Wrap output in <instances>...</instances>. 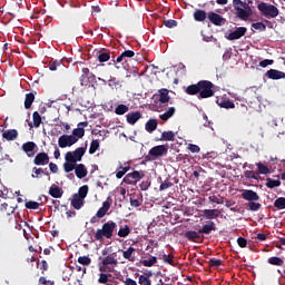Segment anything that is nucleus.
Masks as SVG:
<instances>
[{"instance_id":"nucleus-1","label":"nucleus","mask_w":285,"mask_h":285,"mask_svg":"<svg viewBox=\"0 0 285 285\" xmlns=\"http://www.w3.org/2000/svg\"><path fill=\"white\" fill-rule=\"evenodd\" d=\"M215 85L210 80H200L195 85H189L185 92L186 95H198V99H210L215 97Z\"/></svg>"},{"instance_id":"nucleus-2","label":"nucleus","mask_w":285,"mask_h":285,"mask_svg":"<svg viewBox=\"0 0 285 285\" xmlns=\"http://www.w3.org/2000/svg\"><path fill=\"white\" fill-rule=\"evenodd\" d=\"M86 155V147H79L73 151H67L65 155V163L62 165L65 173H72L75 164L81 161Z\"/></svg>"},{"instance_id":"nucleus-3","label":"nucleus","mask_w":285,"mask_h":285,"mask_svg":"<svg viewBox=\"0 0 285 285\" xmlns=\"http://www.w3.org/2000/svg\"><path fill=\"white\" fill-rule=\"evenodd\" d=\"M233 7L236 10V16L242 21H248V18L253 14V8L242 0H233Z\"/></svg>"},{"instance_id":"nucleus-4","label":"nucleus","mask_w":285,"mask_h":285,"mask_svg":"<svg viewBox=\"0 0 285 285\" xmlns=\"http://www.w3.org/2000/svg\"><path fill=\"white\" fill-rule=\"evenodd\" d=\"M257 10L266 19H276V17H279V9H277V7L268 2L258 3Z\"/></svg>"},{"instance_id":"nucleus-5","label":"nucleus","mask_w":285,"mask_h":285,"mask_svg":"<svg viewBox=\"0 0 285 285\" xmlns=\"http://www.w3.org/2000/svg\"><path fill=\"white\" fill-rule=\"evenodd\" d=\"M111 206H112V197L109 196L107 197L106 202L102 203L101 208L98 209L96 215L90 218V224H99V219H101L102 217H106Z\"/></svg>"},{"instance_id":"nucleus-6","label":"nucleus","mask_w":285,"mask_h":285,"mask_svg":"<svg viewBox=\"0 0 285 285\" xmlns=\"http://www.w3.org/2000/svg\"><path fill=\"white\" fill-rule=\"evenodd\" d=\"M144 177H146V174L144 171L134 170L132 173H129L124 177V183L132 186L137 184V181H139L140 179H144Z\"/></svg>"},{"instance_id":"nucleus-7","label":"nucleus","mask_w":285,"mask_h":285,"mask_svg":"<svg viewBox=\"0 0 285 285\" xmlns=\"http://www.w3.org/2000/svg\"><path fill=\"white\" fill-rule=\"evenodd\" d=\"M149 155L153 157V159H159V157H164L168 155V146L166 145L155 146L149 150Z\"/></svg>"},{"instance_id":"nucleus-8","label":"nucleus","mask_w":285,"mask_h":285,"mask_svg":"<svg viewBox=\"0 0 285 285\" xmlns=\"http://www.w3.org/2000/svg\"><path fill=\"white\" fill-rule=\"evenodd\" d=\"M77 144V139L72 135H62L58 139L59 148H70Z\"/></svg>"},{"instance_id":"nucleus-9","label":"nucleus","mask_w":285,"mask_h":285,"mask_svg":"<svg viewBox=\"0 0 285 285\" xmlns=\"http://www.w3.org/2000/svg\"><path fill=\"white\" fill-rule=\"evenodd\" d=\"M246 32H248L246 27H237L235 31H232L228 36H225V38L228 41H236L237 39H242Z\"/></svg>"},{"instance_id":"nucleus-10","label":"nucleus","mask_w":285,"mask_h":285,"mask_svg":"<svg viewBox=\"0 0 285 285\" xmlns=\"http://www.w3.org/2000/svg\"><path fill=\"white\" fill-rule=\"evenodd\" d=\"M207 19L213 23L214 26H224L226 23V18L219 16L216 12H209L207 16Z\"/></svg>"},{"instance_id":"nucleus-11","label":"nucleus","mask_w":285,"mask_h":285,"mask_svg":"<svg viewBox=\"0 0 285 285\" xmlns=\"http://www.w3.org/2000/svg\"><path fill=\"white\" fill-rule=\"evenodd\" d=\"M242 199H245V202H259V195L252 189H245L242 193Z\"/></svg>"},{"instance_id":"nucleus-12","label":"nucleus","mask_w":285,"mask_h":285,"mask_svg":"<svg viewBox=\"0 0 285 285\" xmlns=\"http://www.w3.org/2000/svg\"><path fill=\"white\" fill-rule=\"evenodd\" d=\"M33 164L36 166H46V165L50 164V156H48V154H46V153H39L36 155V157L33 159Z\"/></svg>"},{"instance_id":"nucleus-13","label":"nucleus","mask_w":285,"mask_h":285,"mask_svg":"<svg viewBox=\"0 0 285 285\" xmlns=\"http://www.w3.org/2000/svg\"><path fill=\"white\" fill-rule=\"evenodd\" d=\"M102 229L107 233V235L112 239V235H115V230H117V223L114 220H109L104 223L101 226Z\"/></svg>"},{"instance_id":"nucleus-14","label":"nucleus","mask_w":285,"mask_h":285,"mask_svg":"<svg viewBox=\"0 0 285 285\" xmlns=\"http://www.w3.org/2000/svg\"><path fill=\"white\" fill-rule=\"evenodd\" d=\"M73 170L76 173V177L78 179H83V177H88V169L86 168V165L83 164H75Z\"/></svg>"},{"instance_id":"nucleus-15","label":"nucleus","mask_w":285,"mask_h":285,"mask_svg":"<svg viewBox=\"0 0 285 285\" xmlns=\"http://www.w3.org/2000/svg\"><path fill=\"white\" fill-rule=\"evenodd\" d=\"M35 148H37L35 141H28L22 145V150L28 157H35Z\"/></svg>"},{"instance_id":"nucleus-16","label":"nucleus","mask_w":285,"mask_h":285,"mask_svg":"<svg viewBox=\"0 0 285 285\" xmlns=\"http://www.w3.org/2000/svg\"><path fill=\"white\" fill-rule=\"evenodd\" d=\"M266 77L273 80L285 79V72L276 69H269L266 71Z\"/></svg>"},{"instance_id":"nucleus-17","label":"nucleus","mask_w":285,"mask_h":285,"mask_svg":"<svg viewBox=\"0 0 285 285\" xmlns=\"http://www.w3.org/2000/svg\"><path fill=\"white\" fill-rule=\"evenodd\" d=\"M127 124L135 126V124L141 119V111H131L126 115Z\"/></svg>"},{"instance_id":"nucleus-18","label":"nucleus","mask_w":285,"mask_h":285,"mask_svg":"<svg viewBox=\"0 0 285 285\" xmlns=\"http://www.w3.org/2000/svg\"><path fill=\"white\" fill-rule=\"evenodd\" d=\"M49 195L55 199H61V197H63V189H61V187L53 184L49 188Z\"/></svg>"},{"instance_id":"nucleus-19","label":"nucleus","mask_w":285,"mask_h":285,"mask_svg":"<svg viewBox=\"0 0 285 285\" xmlns=\"http://www.w3.org/2000/svg\"><path fill=\"white\" fill-rule=\"evenodd\" d=\"M17 137H19V131L17 129H9L2 132V138L7 141H14Z\"/></svg>"},{"instance_id":"nucleus-20","label":"nucleus","mask_w":285,"mask_h":285,"mask_svg":"<svg viewBox=\"0 0 285 285\" xmlns=\"http://www.w3.org/2000/svg\"><path fill=\"white\" fill-rule=\"evenodd\" d=\"M213 230H217V227L215 226V222L209 220L207 222L206 225L203 226L202 229L198 230V233H200V235H210V233H213Z\"/></svg>"},{"instance_id":"nucleus-21","label":"nucleus","mask_w":285,"mask_h":285,"mask_svg":"<svg viewBox=\"0 0 285 285\" xmlns=\"http://www.w3.org/2000/svg\"><path fill=\"white\" fill-rule=\"evenodd\" d=\"M222 213L219 209H205L203 210V217L204 219H217Z\"/></svg>"},{"instance_id":"nucleus-22","label":"nucleus","mask_w":285,"mask_h":285,"mask_svg":"<svg viewBox=\"0 0 285 285\" xmlns=\"http://www.w3.org/2000/svg\"><path fill=\"white\" fill-rule=\"evenodd\" d=\"M94 239L95 242H104V239H111V238L107 235L105 229L101 227L95 232Z\"/></svg>"},{"instance_id":"nucleus-23","label":"nucleus","mask_w":285,"mask_h":285,"mask_svg":"<svg viewBox=\"0 0 285 285\" xmlns=\"http://www.w3.org/2000/svg\"><path fill=\"white\" fill-rule=\"evenodd\" d=\"M216 104L220 108H225L226 110L235 108V102H233L232 100L226 99V98L217 99Z\"/></svg>"},{"instance_id":"nucleus-24","label":"nucleus","mask_w":285,"mask_h":285,"mask_svg":"<svg viewBox=\"0 0 285 285\" xmlns=\"http://www.w3.org/2000/svg\"><path fill=\"white\" fill-rule=\"evenodd\" d=\"M202 233L199 232H195V230H188L185 233V237L186 239H188V242H200L202 240Z\"/></svg>"},{"instance_id":"nucleus-25","label":"nucleus","mask_w":285,"mask_h":285,"mask_svg":"<svg viewBox=\"0 0 285 285\" xmlns=\"http://www.w3.org/2000/svg\"><path fill=\"white\" fill-rule=\"evenodd\" d=\"M71 206L76 210H81V208H83V198H80L79 196H77L75 194L72 199H71Z\"/></svg>"},{"instance_id":"nucleus-26","label":"nucleus","mask_w":285,"mask_h":285,"mask_svg":"<svg viewBox=\"0 0 285 285\" xmlns=\"http://www.w3.org/2000/svg\"><path fill=\"white\" fill-rule=\"evenodd\" d=\"M81 86H88L90 83V69L82 68V75L80 77Z\"/></svg>"},{"instance_id":"nucleus-27","label":"nucleus","mask_w":285,"mask_h":285,"mask_svg":"<svg viewBox=\"0 0 285 285\" xmlns=\"http://www.w3.org/2000/svg\"><path fill=\"white\" fill-rule=\"evenodd\" d=\"M157 126H158V122H157V119L155 118H151L149 119L146 125H145V130L147 132H155V130H157Z\"/></svg>"},{"instance_id":"nucleus-28","label":"nucleus","mask_w":285,"mask_h":285,"mask_svg":"<svg viewBox=\"0 0 285 285\" xmlns=\"http://www.w3.org/2000/svg\"><path fill=\"white\" fill-rule=\"evenodd\" d=\"M128 170H130L129 165L125 164V166H122L120 164L119 167L117 168L116 178L121 179L124 177V175H126V173H128Z\"/></svg>"},{"instance_id":"nucleus-29","label":"nucleus","mask_w":285,"mask_h":285,"mask_svg":"<svg viewBox=\"0 0 285 285\" xmlns=\"http://www.w3.org/2000/svg\"><path fill=\"white\" fill-rule=\"evenodd\" d=\"M86 135V129L83 127H78L72 130L71 137H75L76 142L79 141V139H83V136Z\"/></svg>"},{"instance_id":"nucleus-30","label":"nucleus","mask_w":285,"mask_h":285,"mask_svg":"<svg viewBox=\"0 0 285 285\" xmlns=\"http://www.w3.org/2000/svg\"><path fill=\"white\" fill-rule=\"evenodd\" d=\"M97 59L100 63H106V61H110V51H98Z\"/></svg>"},{"instance_id":"nucleus-31","label":"nucleus","mask_w":285,"mask_h":285,"mask_svg":"<svg viewBox=\"0 0 285 285\" xmlns=\"http://www.w3.org/2000/svg\"><path fill=\"white\" fill-rule=\"evenodd\" d=\"M32 104H35V94L29 92L26 95V98H24L26 110H30V108H32Z\"/></svg>"},{"instance_id":"nucleus-32","label":"nucleus","mask_w":285,"mask_h":285,"mask_svg":"<svg viewBox=\"0 0 285 285\" xmlns=\"http://www.w3.org/2000/svg\"><path fill=\"white\" fill-rule=\"evenodd\" d=\"M158 92H159V101L161 104H168V101H170V96H168V89L163 88Z\"/></svg>"},{"instance_id":"nucleus-33","label":"nucleus","mask_w":285,"mask_h":285,"mask_svg":"<svg viewBox=\"0 0 285 285\" xmlns=\"http://www.w3.org/2000/svg\"><path fill=\"white\" fill-rule=\"evenodd\" d=\"M101 264L102 266H117L118 262H117V258H115V256L109 255L102 258Z\"/></svg>"},{"instance_id":"nucleus-34","label":"nucleus","mask_w":285,"mask_h":285,"mask_svg":"<svg viewBox=\"0 0 285 285\" xmlns=\"http://www.w3.org/2000/svg\"><path fill=\"white\" fill-rule=\"evenodd\" d=\"M135 247L130 246L127 250L122 252L124 259H128L129 262H135V257H132V254L135 253Z\"/></svg>"},{"instance_id":"nucleus-35","label":"nucleus","mask_w":285,"mask_h":285,"mask_svg":"<svg viewBox=\"0 0 285 285\" xmlns=\"http://www.w3.org/2000/svg\"><path fill=\"white\" fill-rule=\"evenodd\" d=\"M266 188H279V186H282V181L281 180H275L273 178H267L266 179V184H265Z\"/></svg>"},{"instance_id":"nucleus-36","label":"nucleus","mask_w":285,"mask_h":285,"mask_svg":"<svg viewBox=\"0 0 285 285\" xmlns=\"http://www.w3.org/2000/svg\"><path fill=\"white\" fill-rule=\"evenodd\" d=\"M194 19L195 21H206V11L202 10V9H197L195 12H194Z\"/></svg>"},{"instance_id":"nucleus-37","label":"nucleus","mask_w":285,"mask_h":285,"mask_svg":"<svg viewBox=\"0 0 285 285\" xmlns=\"http://www.w3.org/2000/svg\"><path fill=\"white\" fill-rule=\"evenodd\" d=\"M175 107H170L167 111L159 116V119H161L163 121H168V119H170V117L175 115Z\"/></svg>"},{"instance_id":"nucleus-38","label":"nucleus","mask_w":285,"mask_h":285,"mask_svg":"<svg viewBox=\"0 0 285 285\" xmlns=\"http://www.w3.org/2000/svg\"><path fill=\"white\" fill-rule=\"evenodd\" d=\"M130 206H132V208H139V206H141L144 199H141V197L139 196H130Z\"/></svg>"},{"instance_id":"nucleus-39","label":"nucleus","mask_w":285,"mask_h":285,"mask_svg":"<svg viewBox=\"0 0 285 285\" xmlns=\"http://www.w3.org/2000/svg\"><path fill=\"white\" fill-rule=\"evenodd\" d=\"M160 141H175V132L174 131H164L161 134Z\"/></svg>"},{"instance_id":"nucleus-40","label":"nucleus","mask_w":285,"mask_h":285,"mask_svg":"<svg viewBox=\"0 0 285 285\" xmlns=\"http://www.w3.org/2000/svg\"><path fill=\"white\" fill-rule=\"evenodd\" d=\"M262 208V204L256 203V200H252L247 204V210H250L252 213H257Z\"/></svg>"},{"instance_id":"nucleus-41","label":"nucleus","mask_w":285,"mask_h":285,"mask_svg":"<svg viewBox=\"0 0 285 285\" xmlns=\"http://www.w3.org/2000/svg\"><path fill=\"white\" fill-rule=\"evenodd\" d=\"M267 262L272 266H284V261L277 256L269 257Z\"/></svg>"},{"instance_id":"nucleus-42","label":"nucleus","mask_w":285,"mask_h":285,"mask_svg":"<svg viewBox=\"0 0 285 285\" xmlns=\"http://www.w3.org/2000/svg\"><path fill=\"white\" fill-rule=\"evenodd\" d=\"M256 166L259 175H271V169L266 165L257 163Z\"/></svg>"},{"instance_id":"nucleus-43","label":"nucleus","mask_w":285,"mask_h":285,"mask_svg":"<svg viewBox=\"0 0 285 285\" xmlns=\"http://www.w3.org/2000/svg\"><path fill=\"white\" fill-rule=\"evenodd\" d=\"M163 262H165V264H169L170 266H175V254H164L161 257Z\"/></svg>"},{"instance_id":"nucleus-44","label":"nucleus","mask_w":285,"mask_h":285,"mask_svg":"<svg viewBox=\"0 0 285 285\" xmlns=\"http://www.w3.org/2000/svg\"><path fill=\"white\" fill-rule=\"evenodd\" d=\"M77 197H80V199H86L88 197V185H83L79 188Z\"/></svg>"},{"instance_id":"nucleus-45","label":"nucleus","mask_w":285,"mask_h":285,"mask_svg":"<svg viewBox=\"0 0 285 285\" xmlns=\"http://www.w3.org/2000/svg\"><path fill=\"white\" fill-rule=\"evenodd\" d=\"M142 266H146L147 268H150L157 264V257L156 256H150V258L147 261H141Z\"/></svg>"},{"instance_id":"nucleus-46","label":"nucleus","mask_w":285,"mask_h":285,"mask_svg":"<svg viewBox=\"0 0 285 285\" xmlns=\"http://www.w3.org/2000/svg\"><path fill=\"white\" fill-rule=\"evenodd\" d=\"M274 207L278 210L285 209V197H279L274 202Z\"/></svg>"},{"instance_id":"nucleus-47","label":"nucleus","mask_w":285,"mask_h":285,"mask_svg":"<svg viewBox=\"0 0 285 285\" xmlns=\"http://www.w3.org/2000/svg\"><path fill=\"white\" fill-rule=\"evenodd\" d=\"M32 119H33V127L39 128V126H41V115L39 114V111H35L32 114Z\"/></svg>"},{"instance_id":"nucleus-48","label":"nucleus","mask_w":285,"mask_h":285,"mask_svg":"<svg viewBox=\"0 0 285 285\" xmlns=\"http://www.w3.org/2000/svg\"><path fill=\"white\" fill-rule=\"evenodd\" d=\"M0 210L7 213V215H12L14 213V207L9 206L8 203L1 204Z\"/></svg>"},{"instance_id":"nucleus-49","label":"nucleus","mask_w":285,"mask_h":285,"mask_svg":"<svg viewBox=\"0 0 285 285\" xmlns=\"http://www.w3.org/2000/svg\"><path fill=\"white\" fill-rule=\"evenodd\" d=\"M128 110H130V108L126 105H118L116 108H115V112L117 115H126V112H128Z\"/></svg>"},{"instance_id":"nucleus-50","label":"nucleus","mask_w":285,"mask_h":285,"mask_svg":"<svg viewBox=\"0 0 285 285\" xmlns=\"http://www.w3.org/2000/svg\"><path fill=\"white\" fill-rule=\"evenodd\" d=\"M99 150V140H92L89 147V155H95Z\"/></svg>"},{"instance_id":"nucleus-51","label":"nucleus","mask_w":285,"mask_h":285,"mask_svg":"<svg viewBox=\"0 0 285 285\" xmlns=\"http://www.w3.org/2000/svg\"><path fill=\"white\" fill-rule=\"evenodd\" d=\"M78 263L82 266H90V264H92V259L88 256H80L78 257Z\"/></svg>"},{"instance_id":"nucleus-52","label":"nucleus","mask_w":285,"mask_h":285,"mask_svg":"<svg viewBox=\"0 0 285 285\" xmlns=\"http://www.w3.org/2000/svg\"><path fill=\"white\" fill-rule=\"evenodd\" d=\"M130 235V227L126 225L124 228L118 230V237H128Z\"/></svg>"},{"instance_id":"nucleus-53","label":"nucleus","mask_w":285,"mask_h":285,"mask_svg":"<svg viewBox=\"0 0 285 285\" xmlns=\"http://www.w3.org/2000/svg\"><path fill=\"white\" fill-rule=\"evenodd\" d=\"M138 284H140V285H153V282L150 281V278H148V276L140 275L139 279H138Z\"/></svg>"},{"instance_id":"nucleus-54","label":"nucleus","mask_w":285,"mask_h":285,"mask_svg":"<svg viewBox=\"0 0 285 285\" xmlns=\"http://www.w3.org/2000/svg\"><path fill=\"white\" fill-rule=\"evenodd\" d=\"M254 30H259L261 32H266V24L264 22H255L252 24Z\"/></svg>"},{"instance_id":"nucleus-55","label":"nucleus","mask_w":285,"mask_h":285,"mask_svg":"<svg viewBox=\"0 0 285 285\" xmlns=\"http://www.w3.org/2000/svg\"><path fill=\"white\" fill-rule=\"evenodd\" d=\"M210 204H224V197H218L216 195L209 196L208 197Z\"/></svg>"},{"instance_id":"nucleus-56","label":"nucleus","mask_w":285,"mask_h":285,"mask_svg":"<svg viewBox=\"0 0 285 285\" xmlns=\"http://www.w3.org/2000/svg\"><path fill=\"white\" fill-rule=\"evenodd\" d=\"M26 208H28L29 210H37L39 208V203L37 202H32V200H29L26 203Z\"/></svg>"},{"instance_id":"nucleus-57","label":"nucleus","mask_w":285,"mask_h":285,"mask_svg":"<svg viewBox=\"0 0 285 285\" xmlns=\"http://www.w3.org/2000/svg\"><path fill=\"white\" fill-rule=\"evenodd\" d=\"M208 265L212 268H219V266H222V259L212 258L208 261Z\"/></svg>"},{"instance_id":"nucleus-58","label":"nucleus","mask_w":285,"mask_h":285,"mask_svg":"<svg viewBox=\"0 0 285 285\" xmlns=\"http://www.w3.org/2000/svg\"><path fill=\"white\" fill-rule=\"evenodd\" d=\"M244 175L246 179H257V174L253 170H245Z\"/></svg>"},{"instance_id":"nucleus-59","label":"nucleus","mask_w":285,"mask_h":285,"mask_svg":"<svg viewBox=\"0 0 285 285\" xmlns=\"http://www.w3.org/2000/svg\"><path fill=\"white\" fill-rule=\"evenodd\" d=\"M59 66H61V61H59V60L50 61L49 70L55 71V70H57V68H59Z\"/></svg>"},{"instance_id":"nucleus-60","label":"nucleus","mask_w":285,"mask_h":285,"mask_svg":"<svg viewBox=\"0 0 285 285\" xmlns=\"http://www.w3.org/2000/svg\"><path fill=\"white\" fill-rule=\"evenodd\" d=\"M122 57L125 58V62L128 61L127 59H132L135 57V51L132 50H125L122 52Z\"/></svg>"},{"instance_id":"nucleus-61","label":"nucleus","mask_w":285,"mask_h":285,"mask_svg":"<svg viewBox=\"0 0 285 285\" xmlns=\"http://www.w3.org/2000/svg\"><path fill=\"white\" fill-rule=\"evenodd\" d=\"M98 284H108V274L100 273Z\"/></svg>"},{"instance_id":"nucleus-62","label":"nucleus","mask_w":285,"mask_h":285,"mask_svg":"<svg viewBox=\"0 0 285 285\" xmlns=\"http://www.w3.org/2000/svg\"><path fill=\"white\" fill-rule=\"evenodd\" d=\"M237 244L240 248H246V246H248V240L244 237H238Z\"/></svg>"},{"instance_id":"nucleus-63","label":"nucleus","mask_w":285,"mask_h":285,"mask_svg":"<svg viewBox=\"0 0 285 285\" xmlns=\"http://www.w3.org/2000/svg\"><path fill=\"white\" fill-rule=\"evenodd\" d=\"M164 26H166V28H177V21L176 20H164Z\"/></svg>"},{"instance_id":"nucleus-64","label":"nucleus","mask_w":285,"mask_h":285,"mask_svg":"<svg viewBox=\"0 0 285 285\" xmlns=\"http://www.w3.org/2000/svg\"><path fill=\"white\" fill-rule=\"evenodd\" d=\"M173 187V183L170 180H165L160 184L159 190H167V188Z\"/></svg>"}]
</instances>
